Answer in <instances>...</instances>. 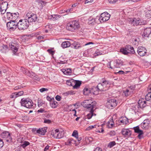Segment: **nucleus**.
Segmentation results:
<instances>
[{"instance_id": "1", "label": "nucleus", "mask_w": 151, "mask_h": 151, "mask_svg": "<svg viewBox=\"0 0 151 151\" xmlns=\"http://www.w3.org/2000/svg\"><path fill=\"white\" fill-rule=\"evenodd\" d=\"M81 105L84 108L91 110L93 109L96 107V102L95 101L91 102V100H86L82 102Z\"/></svg>"}, {"instance_id": "2", "label": "nucleus", "mask_w": 151, "mask_h": 151, "mask_svg": "<svg viewBox=\"0 0 151 151\" xmlns=\"http://www.w3.org/2000/svg\"><path fill=\"white\" fill-rule=\"evenodd\" d=\"M29 25L27 19H20L17 23V28L20 30H24L27 29Z\"/></svg>"}, {"instance_id": "3", "label": "nucleus", "mask_w": 151, "mask_h": 151, "mask_svg": "<svg viewBox=\"0 0 151 151\" xmlns=\"http://www.w3.org/2000/svg\"><path fill=\"white\" fill-rule=\"evenodd\" d=\"M22 106L29 109L32 108L34 107L32 101L29 99L23 98L20 101Z\"/></svg>"}, {"instance_id": "4", "label": "nucleus", "mask_w": 151, "mask_h": 151, "mask_svg": "<svg viewBox=\"0 0 151 151\" xmlns=\"http://www.w3.org/2000/svg\"><path fill=\"white\" fill-rule=\"evenodd\" d=\"M80 27V24L78 21H73L67 24L66 28L71 31H74Z\"/></svg>"}, {"instance_id": "5", "label": "nucleus", "mask_w": 151, "mask_h": 151, "mask_svg": "<svg viewBox=\"0 0 151 151\" xmlns=\"http://www.w3.org/2000/svg\"><path fill=\"white\" fill-rule=\"evenodd\" d=\"M120 51L124 55H127L128 53L133 54L135 53L133 47L131 45H129L126 46L124 48L121 49Z\"/></svg>"}, {"instance_id": "6", "label": "nucleus", "mask_w": 151, "mask_h": 151, "mask_svg": "<svg viewBox=\"0 0 151 151\" xmlns=\"http://www.w3.org/2000/svg\"><path fill=\"white\" fill-rule=\"evenodd\" d=\"M110 17V15L107 12H105L101 14L100 17L98 16L96 17V20H99V22H103L108 20L109 19Z\"/></svg>"}, {"instance_id": "7", "label": "nucleus", "mask_w": 151, "mask_h": 151, "mask_svg": "<svg viewBox=\"0 0 151 151\" xmlns=\"http://www.w3.org/2000/svg\"><path fill=\"white\" fill-rule=\"evenodd\" d=\"M26 19H27L28 22H35L37 19V15L31 12L27 13L25 15Z\"/></svg>"}, {"instance_id": "8", "label": "nucleus", "mask_w": 151, "mask_h": 151, "mask_svg": "<svg viewBox=\"0 0 151 151\" xmlns=\"http://www.w3.org/2000/svg\"><path fill=\"white\" fill-rule=\"evenodd\" d=\"M19 17V14L17 12L13 13L7 12V19L11 21H15Z\"/></svg>"}, {"instance_id": "9", "label": "nucleus", "mask_w": 151, "mask_h": 151, "mask_svg": "<svg viewBox=\"0 0 151 151\" xmlns=\"http://www.w3.org/2000/svg\"><path fill=\"white\" fill-rule=\"evenodd\" d=\"M17 23H15L14 21H10L6 24V26L8 29L10 31H14L17 27Z\"/></svg>"}, {"instance_id": "10", "label": "nucleus", "mask_w": 151, "mask_h": 151, "mask_svg": "<svg viewBox=\"0 0 151 151\" xmlns=\"http://www.w3.org/2000/svg\"><path fill=\"white\" fill-rule=\"evenodd\" d=\"M117 101L115 99H108L106 103L107 106L108 108L112 109L115 107L117 105Z\"/></svg>"}, {"instance_id": "11", "label": "nucleus", "mask_w": 151, "mask_h": 151, "mask_svg": "<svg viewBox=\"0 0 151 151\" xmlns=\"http://www.w3.org/2000/svg\"><path fill=\"white\" fill-rule=\"evenodd\" d=\"M137 52L140 56H143L146 54L147 50L145 47H140L138 48Z\"/></svg>"}, {"instance_id": "12", "label": "nucleus", "mask_w": 151, "mask_h": 151, "mask_svg": "<svg viewBox=\"0 0 151 151\" xmlns=\"http://www.w3.org/2000/svg\"><path fill=\"white\" fill-rule=\"evenodd\" d=\"M121 132L125 137H128L130 136L132 134L131 131L128 129L123 128L122 129Z\"/></svg>"}, {"instance_id": "13", "label": "nucleus", "mask_w": 151, "mask_h": 151, "mask_svg": "<svg viewBox=\"0 0 151 151\" xmlns=\"http://www.w3.org/2000/svg\"><path fill=\"white\" fill-rule=\"evenodd\" d=\"M8 4L7 2H2L1 4L0 12L1 14H4L7 9Z\"/></svg>"}, {"instance_id": "14", "label": "nucleus", "mask_w": 151, "mask_h": 151, "mask_svg": "<svg viewBox=\"0 0 151 151\" xmlns=\"http://www.w3.org/2000/svg\"><path fill=\"white\" fill-rule=\"evenodd\" d=\"M133 129L135 132L138 133L139 134L138 136V137L139 139H141L143 137V131L140 129L139 126H137L134 127Z\"/></svg>"}, {"instance_id": "15", "label": "nucleus", "mask_w": 151, "mask_h": 151, "mask_svg": "<svg viewBox=\"0 0 151 151\" xmlns=\"http://www.w3.org/2000/svg\"><path fill=\"white\" fill-rule=\"evenodd\" d=\"M139 19H136L134 18L133 19L130 20L129 22H130L131 24L133 26H137L138 25H142V22H140Z\"/></svg>"}, {"instance_id": "16", "label": "nucleus", "mask_w": 151, "mask_h": 151, "mask_svg": "<svg viewBox=\"0 0 151 151\" xmlns=\"http://www.w3.org/2000/svg\"><path fill=\"white\" fill-rule=\"evenodd\" d=\"M150 122L148 119L144 120L143 123L141 124L140 126L141 128L145 129H147L149 128Z\"/></svg>"}, {"instance_id": "17", "label": "nucleus", "mask_w": 151, "mask_h": 151, "mask_svg": "<svg viewBox=\"0 0 151 151\" xmlns=\"http://www.w3.org/2000/svg\"><path fill=\"white\" fill-rule=\"evenodd\" d=\"M101 83L103 85L105 91H106L108 89L110 85L109 84V81L105 80H103Z\"/></svg>"}, {"instance_id": "18", "label": "nucleus", "mask_w": 151, "mask_h": 151, "mask_svg": "<svg viewBox=\"0 0 151 151\" xmlns=\"http://www.w3.org/2000/svg\"><path fill=\"white\" fill-rule=\"evenodd\" d=\"M146 101L144 99H140L138 102V106L140 108H143L146 105Z\"/></svg>"}, {"instance_id": "19", "label": "nucleus", "mask_w": 151, "mask_h": 151, "mask_svg": "<svg viewBox=\"0 0 151 151\" xmlns=\"http://www.w3.org/2000/svg\"><path fill=\"white\" fill-rule=\"evenodd\" d=\"M151 33V29L150 28H146L144 30L142 35L143 37H148Z\"/></svg>"}, {"instance_id": "20", "label": "nucleus", "mask_w": 151, "mask_h": 151, "mask_svg": "<svg viewBox=\"0 0 151 151\" xmlns=\"http://www.w3.org/2000/svg\"><path fill=\"white\" fill-rule=\"evenodd\" d=\"M115 61H110L107 64V67L109 68L113 69L116 68Z\"/></svg>"}, {"instance_id": "21", "label": "nucleus", "mask_w": 151, "mask_h": 151, "mask_svg": "<svg viewBox=\"0 0 151 151\" xmlns=\"http://www.w3.org/2000/svg\"><path fill=\"white\" fill-rule=\"evenodd\" d=\"M15 45L14 43H12L11 45H9L10 47L13 52H14V54L17 52L18 50V48L15 46Z\"/></svg>"}, {"instance_id": "22", "label": "nucleus", "mask_w": 151, "mask_h": 151, "mask_svg": "<svg viewBox=\"0 0 151 151\" xmlns=\"http://www.w3.org/2000/svg\"><path fill=\"white\" fill-rule=\"evenodd\" d=\"M1 137L3 138H7L10 137L11 136L9 133L8 132H2L1 134Z\"/></svg>"}, {"instance_id": "23", "label": "nucleus", "mask_w": 151, "mask_h": 151, "mask_svg": "<svg viewBox=\"0 0 151 151\" xmlns=\"http://www.w3.org/2000/svg\"><path fill=\"white\" fill-rule=\"evenodd\" d=\"M81 81L78 80H74L73 83V88H77L79 87L81 84Z\"/></svg>"}, {"instance_id": "24", "label": "nucleus", "mask_w": 151, "mask_h": 151, "mask_svg": "<svg viewBox=\"0 0 151 151\" xmlns=\"http://www.w3.org/2000/svg\"><path fill=\"white\" fill-rule=\"evenodd\" d=\"M70 45L71 43L70 42L66 41L63 42L62 44L61 45L63 48H65L70 47Z\"/></svg>"}, {"instance_id": "25", "label": "nucleus", "mask_w": 151, "mask_h": 151, "mask_svg": "<svg viewBox=\"0 0 151 151\" xmlns=\"http://www.w3.org/2000/svg\"><path fill=\"white\" fill-rule=\"evenodd\" d=\"M37 133L41 135H44L46 132L45 128L40 129L37 131Z\"/></svg>"}, {"instance_id": "26", "label": "nucleus", "mask_w": 151, "mask_h": 151, "mask_svg": "<svg viewBox=\"0 0 151 151\" xmlns=\"http://www.w3.org/2000/svg\"><path fill=\"white\" fill-rule=\"evenodd\" d=\"M50 105L51 107L53 108H56L58 106V103L54 100H53L52 101L50 102Z\"/></svg>"}, {"instance_id": "27", "label": "nucleus", "mask_w": 151, "mask_h": 151, "mask_svg": "<svg viewBox=\"0 0 151 151\" xmlns=\"http://www.w3.org/2000/svg\"><path fill=\"white\" fill-rule=\"evenodd\" d=\"M8 50L7 45H3L0 46V51L2 52H5Z\"/></svg>"}, {"instance_id": "28", "label": "nucleus", "mask_w": 151, "mask_h": 151, "mask_svg": "<svg viewBox=\"0 0 151 151\" xmlns=\"http://www.w3.org/2000/svg\"><path fill=\"white\" fill-rule=\"evenodd\" d=\"M116 68H120L123 65V63L120 60H117L115 61Z\"/></svg>"}, {"instance_id": "29", "label": "nucleus", "mask_w": 151, "mask_h": 151, "mask_svg": "<svg viewBox=\"0 0 151 151\" xmlns=\"http://www.w3.org/2000/svg\"><path fill=\"white\" fill-rule=\"evenodd\" d=\"M114 123L113 119H110L108 122L107 126L109 128H112L114 126Z\"/></svg>"}, {"instance_id": "30", "label": "nucleus", "mask_w": 151, "mask_h": 151, "mask_svg": "<svg viewBox=\"0 0 151 151\" xmlns=\"http://www.w3.org/2000/svg\"><path fill=\"white\" fill-rule=\"evenodd\" d=\"M50 19L52 20H55L60 18V16L59 15H51L50 17Z\"/></svg>"}, {"instance_id": "31", "label": "nucleus", "mask_w": 151, "mask_h": 151, "mask_svg": "<svg viewBox=\"0 0 151 151\" xmlns=\"http://www.w3.org/2000/svg\"><path fill=\"white\" fill-rule=\"evenodd\" d=\"M121 123H122L123 124H126L128 123V121L126 117L121 118L120 119Z\"/></svg>"}, {"instance_id": "32", "label": "nucleus", "mask_w": 151, "mask_h": 151, "mask_svg": "<svg viewBox=\"0 0 151 151\" xmlns=\"http://www.w3.org/2000/svg\"><path fill=\"white\" fill-rule=\"evenodd\" d=\"M58 131H59L58 129H56L52 130L51 131V134L54 138H56V137H57V134H58Z\"/></svg>"}, {"instance_id": "33", "label": "nucleus", "mask_w": 151, "mask_h": 151, "mask_svg": "<svg viewBox=\"0 0 151 151\" xmlns=\"http://www.w3.org/2000/svg\"><path fill=\"white\" fill-rule=\"evenodd\" d=\"M72 45L73 47L75 49H77L81 47V46L80 44L77 42H75Z\"/></svg>"}, {"instance_id": "34", "label": "nucleus", "mask_w": 151, "mask_h": 151, "mask_svg": "<svg viewBox=\"0 0 151 151\" xmlns=\"http://www.w3.org/2000/svg\"><path fill=\"white\" fill-rule=\"evenodd\" d=\"M97 90L99 91H105V90H104V88L101 83L98 84L97 86Z\"/></svg>"}, {"instance_id": "35", "label": "nucleus", "mask_w": 151, "mask_h": 151, "mask_svg": "<svg viewBox=\"0 0 151 151\" xmlns=\"http://www.w3.org/2000/svg\"><path fill=\"white\" fill-rule=\"evenodd\" d=\"M90 110V113L88 114L86 116V117L88 119H90L93 116V113L94 111L93 109Z\"/></svg>"}, {"instance_id": "36", "label": "nucleus", "mask_w": 151, "mask_h": 151, "mask_svg": "<svg viewBox=\"0 0 151 151\" xmlns=\"http://www.w3.org/2000/svg\"><path fill=\"white\" fill-rule=\"evenodd\" d=\"M63 72L65 74L70 75L71 73V70L70 69H67L66 70L63 69Z\"/></svg>"}, {"instance_id": "37", "label": "nucleus", "mask_w": 151, "mask_h": 151, "mask_svg": "<svg viewBox=\"0 0 151 151\" xmlns=\"http://www.w3.org/2000/svg\"><path fill=\"white\" fill-rule=\"evenodd\" d=\"M125 96H130L132 94V92L131 91H130L129 90L127 89L124 92Z\"/></svg>"}, {"instance_id": "38", "label": "nucleus", "mask_w": 151, "mask_h": 151, "mask_svg": "<svg viewBox=\"0 0 151 151\" xmlns=\"http://www.w3.org/2000/svg\"><path fill=\"white\" fill-rule=\"evenodd\" d=\"M74 82V80L71 79L69 80H67L66 83L67 85L70 86H72L73 85V83Z\"/></svg>"}, {"instance_id": "39", "label": "nucleus", "mask_w": 151, "mask_h": 151, "mask_svg": "<svg viewBox=\"0 0 151 151\" xmlns=\"http://www.w3.org/2000/svg\"><path fill=\"white\" fill-rule=\"evenodd\" d=\"M83 93L85 95H88L90 93V90L88 88H85L83 90Z\"/></svg>"}, {"instance_id": "40", "label": "nucleus", "mask_w": 151, "mask_h": 151, "mask_svg": "<svg viewBox=\"0 0 151 151\" xmlns=\"http://www.w3.org/2000/svg\"><path fill=\"white\" fill-rule=\"evenodd\" d=\"M97 20H96V19L92 18L91 19H90L89 20L88 23L89 24L93 25L95 23V22Z\"/></svg>"}, {"instance_id": "41", "label": "nucleus", "mask_w": 151, "mask_h": 151, "mask_svg": "<svg viewBox=\"0 0 151 151\" xmlns=\"http://www.w3.org/2000/svg\"><path fill=\"white\" fill-rule=\"evenodd\" d=\"M116 143L115 141H112L110 142L108 144L107 147L110 148H111L115 145Z\"/></svg>"}, {"instance_id": "42", "label": "nucleus", "mask_w": 151, "mask_h": 151, "mask_svg": "<svg viewBox=\"0 0 151 151\" xmlns=\"http://www.w3.org/2000/svg\"><path fill=\"white\" fill-rule=\"evenodd\" d=\"M63 135L62 134V132H61L58 131V134H57V136L56 138L60 139L63 137Z\"/></svg>"}, {"instance_id": "43", "label": "nucleus", "mask_w": 151, "mask_h": 151, "mask_svg": "<svg viewBox=\"0 0 151 151\" xmlns=\"http://www.w3.org/2000/svg\"><path fill=\"white\" fill-rule=\"evenodd\" d=\"M35 75V73L33 72H30L28 71V73H27V75L32 78H33L34 75Z\"/></svg>"}, {"instance_id": "44", "label": "nucleus", "mask_w": 151, "mask_h": 151, "mask_svg": "<svg viewBox=\"0 0 151 151\" xmlns=\"http://www.w3.org/2000/svg\"><path fill=\"white\" fill-rule=\"evenodd\" d=\"M29 144L30 143L28 142L25 141L23 142V143L22 145L21 146L23 148H25L27 146L29 145Z\"/></svg>"}, {"instance_id": "45", "label": "nucleus", "mask_w": 151, "mask_h": 151, "mask_svg": "<svg viewBox=\"0 0 151 151\" xmlns=\"http://www.w3.org/2000/svg\"><path fill=\"white\" fill-rule=\"evenodd\" d=\"M72 135L73 136L75 137L78 136V133L77 131L76 130H74L73 133Z\"/></svg>"}, {"instance_id": "46", "label": "nucleus", "mask_w": 151, "mask_h": 151, "mask_svg": "<svg viewBox=\"0 0 151 151\" xmlns=\"http://www.w3.org/2000/svg\"><path fill=\"white\" fill-rule=\"evenodd\" d=\"M45 4L46 3H45L44 1H40L39 2V4H40L41 8H42L45 5Z\"/></svg>"}, {"instance_id": "47", "label": "nucleus", "mask_w": 151, "mask_h": 151, "mask_svg": "<svg viewBox=\"0 0 151 151\" xmlns=\"http://www.w3.org/2000/svg\"><path fill=\"white\" fill-rule=\"evenodd\" d=\"M16 96H17V97L19 96H21L24 93V92L23 91H20L18 92H16Z\"/></svg>"}, {"instance_id": "48", "label": "nucleus", "mask_w": 151, "mask_h": 151, "mask_svg": "<svg viewBox=\"0 0 151 151\" xmlns=\"http://www.w3.org/2000/svg\"><path fill=\"white\" fill-rule=\"evenodd\" d=\"M75 93L74 91H68L67 92H66L65 93L66 95H72L73 94H74Z\"/></svg>"}, {"instance_id": "49", "label": "nucleus", "mask_w": 151, "mask_h": 151, "mask_svg": "<svg viewBox=\"0 0 151 151\" xmlns=\"http://www.w3.org/2000/svg\"><path fill=\"white\" fill-rule=\"evenodd\" d=\"M10 97L11 99H14L17 97V96H16V93L14 92L12 93L10 96Z\"/></svg>"}, {"instance_id": "50", "label": "nucleus", "mask_w": 151, "mask_h": 151, "mask_svg": "<svg viewBox=\"0 0 151 151\" xmlns=\"http://www.w3.org/2000/svg\"><path fill=\"white\" fill-rule=\"evenodd\" d=\"M35 80L39 81L40 80V78L37 76L35 75L33 78Z\"/></svg>"}, {"instance_id": "51", "label": "nucleus", "mask_w": 151, "mask_h": 151, "mask_svg": "<svg viewBox=\"0 0 151 151\" xmlns=\"http://www.w3.org/2000/svg\"><path fill=\"white\" fill-rule=\"evenodd\" d=\"M48 90V89L47 88H42L40 89L39 90L40 91L41 93H42L45 91H47Z\"/></svg>"}, {"instance_id": "52", "label": "nucleus", "mask_w": 151, "mask_h": 151, "mask_svg": "<svg viewBox=\"0 0 151 151\" xmlns=\"http://www.w3.org/2000/svg\"><path fill=\"white\" fill-rule=\"evenodd\" d=\"M96 125H94V126H93V125L90 126L87 128V130H91L93 128H96Z\"/></svg>"}, {"instance_id": "53", "label": "nucleus", "mask_w": 151, "mask_h": 151, "mask_svg": "<svg viewBox=\"0 0 151 151\" xmlns=\"http://www.w3.org/2000/svg\"><path fill=\"white\" fill-rule=\"evenodd\" d=\"M147 97H148L149 100H151V92H149L147 94V96H146V98H147Z\"/></svg>"}, {"instance_id": "54", "label": "nucleus", "mask_w": 151, "mask_h": 151, "mask_svg": "<svg viewBox=\"0 0 151 151\" xmlns=\"http://www.w3.org/2000/svg\"><path fill=\"white\" fill-rule=\"evenodd\" d=\"M4 143L3 140L0 139V149L2 148V147L4 146Z\"/></svg>"}, {"instance_id": "55", "label": "nucleus", "mask_w": 151, "mask_h": 151, "mask_svg": "<svg viewBox=\"0 0 151 151\" xmlns=\"http://www.w3.org/2000/svg\"><path fill=\"white\" fill-rule=\"evenodd\" d=\"M51 122V120L49 119H44V122L45 123L50 124Z\"/></svg>"}, {"instance_id": "56", "label": "nucleus", "mask_w": 151, "mask_h": 151, "mask_svg": "<svg viewBox=\"0 0 151 151\" xmlns=\"http://www.w3.org/2000/svg\"><path fill=\"white\" fill-rule=\"evenodd\" d=\"M46 99L48 101H50V102L51 101H52L53 100H54L53 98H51L48 96H47Z\"/></svg>"}, {"instance_id": "57", "label": "nucleus", "mask_w": 151, "mask_h": 151, "mask_svg": "<svg viewBox=\"0 0 151 151\" xmlns=\"http://www.w3.org/2000/svg\"><path fill=\"white\" fill-rule=\"evenodd\" d=\"M47 52L50 54L52 55H53L54 54V52H53L52 50L51 49H48L47 50Z\"/></svg>"}, {"instance_id": "58", "label": "nucleus", "mask_w": 151, "mask_h": 151, "mask_svg": "<svg viewBox=\"0 0 151 151\" xmlns=\"http://www.w3.org/2000/svg\"><path fill=\"white\" fill-rule=\"evenodd\" d=\"M56 99L58 101H60L61 100V97L59 95H57L55 97Z\"/></svg>"}, {"instance_id": "59", "label": "nucleus", "mask_w": 151, "mask_h": 151, "mask_svg": "<svg viewBox=\"0 0 151 151\" xmlns=\"http://www.w3.org/2000/svg\"><path fill=\"white\" fill-rule=\"evenodd\" d=\"M109 2L110 3L114 4L116 3L118 0H108Z\"/></svg>"}, {"instance_id": "60", "label": "nucleus", "mask_w": 151, "mask_h": 151, "mask_svg": "<svg viewBox=\"0 0 151 151\" xmlns=\"http://www.w3.org/2000/svg\"><path fill=\"white\" fill-rule=\"evenodd\" d=\"M115 132L114 131H111L109 133V135L111 136H113L115 135Z\"/></svg>"}, {"instance_id": "61", "label": "nucleus", "mask_w": 151, "mask_h": 151, "mask_svg": "<svg viewBox=\"0 0 151 151\" xmlns=\"http://www.w3.org/2000/svg\"><path fill=\"white\" fill-rule=\"evenodd\" d=\"M12 140V138L11 137V136L10 137L7 138L6 139V141L7 142H10Z\"/></svg>"}, {"instance_id": "62", "label": "nucleus", "mask_w": 151, "mask_h": 151, "mask_svg": "<svg viewBox=\"0 0 151 151\" xmlns=\"http://www.w3.org/2000/svg\"><path fill=\"white\" fill-rule=\"evenodd\" d=\"M93 151H102V150L99 147H97L95 149V150H94Z\"/></svg>"}, {"instance_id": "63", "label": "nucleus", "mask_w": 151, "mask_h": 151, "mask_svg": "<svg viewBox=\"0 0 151 151\" xmlns=\"http://www.w3.org/2000/svg\"><path fill=\"white\" fill-rule=\"evenodd\" d=\"M67 144H66L67 145H70L71 143V140L70 139H68L67 142Z\"/></svg>"}, {"instance_id": "64", "label": "nucleus", "mask_w": 151, "mask_h": 151, "mask_svg": "<svg viewBox=\"0 0 151 151\" xmlns=\"http://www.w3.org/2000/svg\"><path fill=\"white\" fill-rule=\"evenodd\" d=\"M22 70L23 73L24 74H26L27 75V73H28L27 70H25L24 68H23L22 69Z\"/></svg>"}]
</instances>
